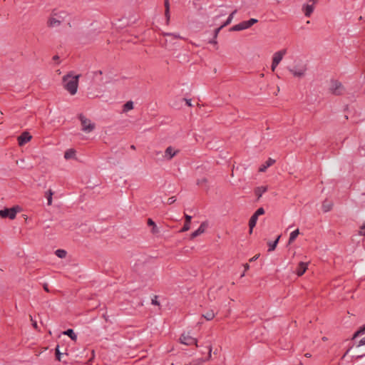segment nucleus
Returning <instances> with one entry per match:
<instances>
[{"label":"nucleus","mask_w":365,"mask_h":365,"mask_svg":"<svg viewBox=\"0 0 365 365\" xmlns=\"http://www.w3.org/2000/svg\"><path fill=\"white\" fill-rule=\"evenodd\" d=\"M308 62L301 58H297L287 65V69L290 75L297 79H302L307 76L308 72Z\"/></svg>","instance_id":"f257e3e1"},{"label":"nucleus","mask_w":365,"mask_h":365,"mask_svg":"<svg viewBox=\"0 0 365 365\" xmlns=\"http://www.w3.org/2000/svg\"><path fill=\"white\" fill-rule=\"evenodd\" d=\"M79 76V75L67 74L63 77L64 88L71 95H74L77 92Z\"/></svg>","instance_id":"f03ea898"},{"label":"nucleus","mask_w":365,"mask_h":365,"mask_svg":"<svg viewBox=\"0 0 365 365\" xmlns=\"http://www.w3.org/2000/svg\"><path fill=\"white\" fill-rule=\"evenodd\" d=\"M78 118L81 121L82 130L86 133H91L95 129V123H92L91 120L84 116L83 114L78 115Z\"/></svg>","instance_id":"7ed1b4c3"},{"label":"nucleus","mask_w":365,"mask_h":365,"mask_svg":"<svg viewBox=\"0 0 365 365\" xmlns=\"http://www.w3.org/2000/svg\"><path fill=\"white\" fill-rule=\"evenodd\" d=\"M257 21H258L256 19H250L249 21H242L237 25H235L230 29V31H238L247 29L256 24Z\"/></svg>","instance_id":"20e7f679"},{"label":"nucleus","mask_w":365,"mask_h":365,"mask_svg":"<svg viewBox=\"0 0 365 365\" xmlns=\"http://www.w3.org/2000/svg\"><path fill=\"white\" fill-rule=\"evenodd\" d=\"M19 207L6 208L0 210V217L3 218L8 217L11 220H14L16 217V213L19 212Z\"/></svg>","instance_id":"39448f33"},{"label":"nucleus","mask_w":365,"mask_h":365,"mask_svg":"<svg viewBox=\"0 0 365 365\" xmlns=\"http://www.w3.org/2000/svg\"><path fill=\"white\" fill-rule=\"evenodd\" d=\"M329 90L333 94L340 95L344 92V88L341 82L332 81L329 86Z\"/></svg>","instance_id":"423d86ee"},{"label":"nucleus","mask_w":365,"mask_h":365,"mask_svg":"<svg viewBox=\"0 0 365 365\" xmlns=\"http://www.w3.org/2000/svg\"><path fill=\"white\" fill-rule=\"evenodd\" d=\"M317 2V0H308V2L303 6V11L306 16L309 17L311 16Z\"/></svg>","instance_id":"0eeeda50"},{"label":"nucleus","mask_w":365,"mask_h":365,"mask_svg":"<svg viewBox=\"0 0 365 365\" xmlns=\"http://www.w3.org/2000/svg\"><path fill=\"white\" fill-rule=\"evenodd\" d=\"M180 342L181 344H185V345H191L192 344H197V339L195 338L192 337L190 336L189 334H183L181 335L180 338Z\"/></svg>","instance_id":"6e6552de"},{"label":"nucleus","mask_w":365,"mask_h":365,"mask_svg":"<svg viewBox=\"0 0 365 365\" xmlns=\"http://www.w3.org/2000/svg\"><path fill=\"white\" fill-rule=\"evenodd\" d=\"M179 150L169 146L165 150L163 158L166 160H170L174 156L178 153Z\"/></svg>","instance_id":"1a4fd4ad"},{"label":"nucleus","mask_w":365,"mask_h":365,"mask_svg":"<svg viewBox=\"0 0 365 365\" xmlns=\"http://www.w3.org/2000/svg\"><path fill=\"white\" fill-rule=\"evenodd\" d=\"M287 53V49L284 48L275 52L272 56V62L279 64Z\"/></svg>","instance_id":"9d476101"},{"label":"nucleus","mask_w":365,"mask_h":365,"mask_svg":"<svg viewBox=\"0 0 365 365\" xmlns=\"http://www.w3.org/2000/svg\"><path fill=\"white\" fill-rule=\"evenodd\" d=\"M207 227V222H203L200 225L199 228L191 234L190 238L194 239V238L197 237V236L202 235V233L205 232Z\"/></svg>","instance_id":"9b49d317"},{"label":"nucleus","mask_w":365,"mask_h":365,"mask_svg":"<svg viewBox=\"0 0 365 365\" xmlns=\"http://www.w3.org/2000/svg\"><path fill=\"white\" fill-rule=\"evenodd\" d=\"M31 139V135L28 132H24L18 137V142L20 146L24 145Z\"/></svg>","instance_id":"f8f14e48"},{"label":"nucleus","mask_w":365,"mask_h":365,"mask_svg":"<svg viewBox=\"0 0 365 365\" xmlns=\"http://www.w3.org/2000/svg\"><path fill=\"white\" fill-rule=\"evenodd\" d=\"M61 23V19L56 14L52 16L48 20V24L51 27H56Z\"/></svg>","instance_id":"ddd939ff"},{"label":"nucleus","mask_w":365,"mask_h":365,"mask_svg":"<svg viewBox=\"0 0 365 365\" xmlns=\"http://www.w3.org/2000/svg\"><path fill=\"white\" fill-rule=\"evenodd\" d=\"M267 186H259L257 187L255 189V194L257 196V200H259V198L262 196V195L267 192Z\"/></svg>","instance_id":"4468645a"},{"label":"nucleus","mask_w":365,"mask_h":365,"mask_svg":"<svg viewBox=\"0 0 365 365\" xmlns=\"http://www.w3.org/2000/svg\"><path fill=\"white\" fill-rule=\"evenodd\" d=\"M307 267H308V263H304V262H300L297 267V274L298 276H302L304 274V273L306 272V270L307 269Z\"/></svg>","instance_id":"2eb2a0df"},{"label":"nucleus","mask_w":365,"mask_h":365,"mask_svg":"<svg viewBox=\"0 0 365 365\" xmlns=\"http://www.w3.org/2000/svg\"><path fill=\"white\" fill-rule=\"evenodd\" d=\"M257 219L258 217L255 214H253L252 216L250 217L249 221L250 234L252 233V230L257 224Z\"/></svg>","instance_id":"dca6fc26"},{"label":"nucleus","mask_w":365,"mask_h":365,"mask_svg":"<svg viewBox=\"0 0 365 365\" xmlns=\"http://www.w3.org/2000/svg\"><path fill=\"white\" fill-rule=\"evenodd\" d=\"M185 222L183 227L180 230V232H186V231L189 230L190 228V225L192 217L190 215L185 214Z\"/></svg>","instance_id":"f3484780"},{"label":"nucleus","mask_w":365,"mask_h":365,"mask_svg":"<svg viewBox=\"0 0 365 365\" xmlns=\"http://www.w3.org/2000/svg\"><path fill=\"white\" fill-rule=\"evenodd\" d=\"M333 207V202L330 200H324L322 203V210L324 212H327L329 211H330L331 210Z\"/></svg>","instance_id":"a211bd4d"},{"label":"nucleus","mask_w":365,"mask_h":365,"mask_svg":"<svg viewBox=\"0 0 365 365\" xmlns=\"http://www.w3.org/2000/svg\"><path fill=\"white\" fill-rule=\"evenodd\" d=\"M76 158V150L74 149H68L64 153L66 160L74 159Z\"/></svg>","instance_id":"6ab92c4d"},{"label":"nucleus","mask_w":365,"mask_h":365,"mask_svg":"<svg viewBox=\"0 0 365 365\" xmlns=\"http://www.w3.org/2000/svg\"><path fill=\"white\" fill-rule=\"evenodd\" d=\"M274 162L275 160L274 159L269 158L267 161L259 168V171L264 172L269 167L272 165L274 163Z\"/></svg>","instance_id":"aec40b11"},{"label":"nucleus","mask_w":365,"mask_h":365,"mask_svg":"<svg viewBox=\"0 0 365 365\" xmlns=\"http://www.w3.org/2000/svg\"><path fill=\"white\" fill-rule=\"evenodd\" d=\"M299 234L300 232L299 229H297L294 231L292 232L289 235L288 244L291 245L292 243H293Z\"/></svg>","instance_id":"412c9836"},{"label":"nucleus","mask_w":365,"mask_h":365,"mask_svg":"<svg viewBox=\"0 0 365 365\" xmlns=\"http://www.w3.org/2000/svg\"><path fill=\"white\" fill-rule=\"evenodd\" d=\"M133 108V101H129L128 102H126L123 106V110H122V112L123 113H126L130 110H132Z\"/></svg>","instance_id":"4be33fe9"},{"label":"nucleus","mask_w":365,"mask_h":365,"mask_svg":"<svg viewBox=\"0 0 365 365\" xmlns=\"http://www.w3.org/2000/svg\"><path fill=\"white\" fill-rule=\"evenodd\" d=\"M280 237H281V236H280V235H279V236L277 237V239L275 240V241H274V242H268V243H267V244H268V246H269V250H268V251H269V252H272V251L274 250V249L276 248V247H277V244H278V242H279V239H280Z\"/></svg>","instance_id":"5701e85b"},{"label":"nucleus","mask_w":365,"mask_h":365,"mask_svg":"<svg viewBox=\"0 0 365 365\" xmlns=\"http://www.w3.org/2000/svg\"><path fill=\"white\" fill-rule=\"evenodd\" d=\"M63 334L68 336L73 341H76L77 339V335L71 329H68L66 331H63Z\"/></svg>","instance_id":"b1692460"},{"label":"nucleus","mask_w":365,"mask_h":365,"mask_svg":"<svg viewBox=\"0 0 365 365\" xmlns=\"http://www.w3.org/2000/svg\"><path fill=\"white\" fill-rule=\"evenodd\" d=\"M53 195V192L51 190H48L46 192V197L47 198V204L48 205H51L52 204V196Z\"/></svg>","instance_id":"393cba45"},{"label":"nucleus","mask_w":365,"mask_h":365,"mask_svg":"<svg viewBox=\"0 0 365 365\" xmlns=\"http://www.w3.org/2000/svg\"><path fill=\"white\" fill-rule=\"evenodd\" d=\"M202 316L205 319H206L207 320L209 321V320L212 319L215 317V314L213 312V310H210V311L207 312L205 314H204Z\"/></svg>","instance_id":"a878e982"},{"label":"nucleus","mask_w":365,"mask_h":365,"mask_svg":"<svg viewBox=\"0 0 365 365\" xmlns=\"http://www.w3.org/2000/svg\"><path fill=\"white\" fill-rule=\"evenodd\" d=\"M236 13H237V10L233 11L230 14V16H228V18H227V21L225 22V24H222V26H226L229 25V24L232 22V19H233V17H234V15H235Z\"/></svg>","instance_id":"bb28decb"},{"label":"nucleus","mask_w":365,"mask_h":365,"mask_svg":"<svg viewBox=\"0 0 365 365\" xmlns=\"http://www.w3.org/2000/svg\"><path fill=\"white\" fill-rule=\"evenodd\" d=\"M55 254L57 257L62 259L66 257L67 252L64 250L59 249L56 250Z\"/></svg>","instance_id":"cd10ccee"},{"label":"nucleus","mask_w":365,"mask_h":365,"mask_svg":"<svg viewBox=\"0 0 365 365\" xmlns=\"http://www.w3.org/2000/svg\"><path fill=\"white\" fill-rule=\"evenodd\" d=\"M254 214L259 217V215L264 214V210L262 207H260L257 209V210Z\"/></svg>","instance_id":"c85d7f7f"},{"label":"nucleus","mask_w":365,"mask_h":365,"mask_svg":"<svg viewBox=\"0 0 365 365\" xmlns=\"http://www.w3.org/2000/svg\"><path fill=\"white\" fill-rule=\"evenodd\" d=\"M359 233L360 235H365V222L360 227Z\"/></svg>","instance_id":"c756f323"},{"label":"nucleus","mask_w":365,"mask_h":365,"mask_svg":"<svg viewBox=\"0 0 365 365\" xmlns=\"http://www.w3.org/2000/svg\"><path fill=\"white\" fill-rule=\"evenodd\" d=\"M165 18H166V23L167 24H169V21H170V11H165Z\"/></svg>","instance_id":"7c9ffc66"},{"label":"nucleus","mask_w":365,"mask_h":365,"mask_svg":"<svg viewBox=\"0 0 365 365\" xmlns=\"http://www.w3.org/2000/svg\"><path fill=\"white\" fill-rule=\"evenodd\" d=\"M165 36H166L168 37H170V38H180L179 36H177L175 34H165Z\"/></svg>","instance_id":"2f4dec72"},{"label":"nucleus","mask_w":365,"mask_h":365,"mask_svg":"<svg viewBox=\"0 0 365 365\" xmlns=\"http://www.w3.org/2000/svg\"><path fill=\"white\" fill-rule=\"evenodd\" d=\"M212 357V346H208V356L206 360H210Z\"/></svg>","instance_id":"473e14b6"},{"label":"nucleus","mask_w":365,"mask_h":365,"mask_svg":"<svg viewBox=\"0 0 365 365\" xmlns=\"http://www.w3.org/2000/svg\"><path fill=\"white\" fill-rule=\"evenodd\" d=\"M151 232H152V233H153V234H157V233H158L159 230H158V227L156 226V225H153V228H152V231H151Z\"/></svg>","instance_id":"72a5a7b5"},{"label":"nucleus","mask_w":365,"mask_h":365,"mask_svg":"<svg viewBox=\"0 0 365 365\" xmlns=\"http://www.w3.org/2000/svg\"><path fill=\"white\" fill-rule=\"evenodd\" d=\"M175 202V198L174 197H169V198L168 199V202H167V203H168V205H171V204H173V202Z\"/></svg>","instance_id":"f704fd0d"},{"label":"nucleus","mask_w":365,"mask_h":365,"mask_svg":"<svg viewBox=\"0 0 365 365\" xmlns=\"http://www.w3.org/2000/svg\"><path fill=\"white\" fill-rule=\"evenodd\" d=\"M165 8L166 11H170V4L168 0H165Z\"/></svg>","instance_id":"c9c22d12"},{"label":"nucleus","mask_w":365,"mask_h":365,"mask_svg":"<svg viewBox=\"0 0 365 365\" xmlns=\"http://www.w3.org/2000/svg\"><path fill=\"white\" fill-rule=\"evenodd\" d=\"M223 27H224V26H222V25L220 27H219L218 29H215V34H214L215 38H216V37L217 36V35H218V34H219L220 31Z\"/></svg>","instance_id":"e433bc0d"},{"label":"nucleus","mask_w":365,"mask_h":365,"mask_svg":"<svg viewBox=\"0 0 365 365\" xmlns=\"http://www.w3.org/2000/svg\"><path fill=\"white\" fill-rule=\"evenodd\" d=\"M148 225L149 226H152L153 227V225H155V223L153 222V220L152 219H148Z\"/></svg>","instance_id":"4c0bfd02"},{"label":"nucleus","mask_w":365,"mask_h":365,"mask_svg":"<svg viewBox=\"0 0 365 365\" xmlns=\"http://www.w3.org/2000/svg\"><path fill=\"white\" fill-rule=\"evenodd\" d=\"M279 64H274V62L272 61V65H271V69L272 71H274L277 66H278Z\"/></svg>","instance_id":"58836bf2"},{"label":"nucleus","mask_w":365,"mask_h":365,"mask_svg":"<svg viewBox=\"0 0 365 365\" xmlns=\"http://www.w3.org/2000/svg\"><path fill=\"white\" fill-rule=\"evenodd\" d=\"M259 257V254H257L256 255H255L253 257H252L250 259V262H253V261H255L257 260Z\"/></svg>","instance_id":"ea45409f"},{"label":"nucleus","mask_w":365,"mask_h":365,"mask_svg":"<svg viewBox=\"0 0 365 365\" xmlns=\"http://www.w3.org/2000/svg\"><path fill=\"white\" fill-rule=\"evenodd\" d=\"M365 345V337L361 339L359 341V346Z\"/></svg>","instance_id":"a19ab883"},{"label":"nucleus","mask_w":365,"mask_h":365,"mask_svg":"<svg viewBox=\"0 0 365 365\" xmlns=\"http://www.w3.org/2000/svg\"><path fill=\"white\" fill-rule=\"evenodd\" d=\"M360 334H361V331L359 330L357 331L353 336V339H355L358 336H359Z\"/></svg>","instance_id":"79ce46f5"},{"label":"nucleus","mask_w":365,"mask_h":365,"mask_svg":"<svg viewBox=\"0 0 365 365\" xmlns=\"http://www.w3.org/2000/svg\"><path fill=\"white\" fill-rule=\"evenodd\" d=\"M185 101H186V104L188 106H192V103H191V101L190 100H187V99H185Z\"/></svg>","instance_id":"37998d69"},{"label":"nucleus","mask_w":365,"mask_h":365,"mask_svg":"<svg viewBox=\"0 0 365 365\" xmlns=\"http://www.w3.org/2000/svg\"><path fill=\"white\" fill-rule=\"evenodd\" d=\"M244 267H245V271H247L250 269V265L248 264H245L244 265Z\"/></svg>","instance_id":"c03bdc74"},{"label":"nucleus","mask_w":365,"mask_h":365,"mask_svg":"<svg viewBox=\"0 0 365 365\" xmlns=\"http://www.w3.org/2000/svg\"><path fill=\"white\" fill-rule=\"evenodd\" d=\"M359 331H361V334H364L365 332V326L361 327Z\"/></svg>","instance_id":"a18cd8bd"},{"label":"nucleus","mask_w":365,"mask_h":365,"mask_svg":"<svg viewBox=\"0 0 365 365\" xmlns=\"http://www.w3.org/2000/svg\"><path fill=\"white\" fill-rule=\"evenodd\" d=\"M33 324V327H34V328H36V329L37 328V322H36V321L33 322V324Z\"/></svg>","instance_id":"49530a36"},{"label":"nucleus","mask_w":365,"mask_h":365,"mask_svg":"<svg viewBox=\"0 0 365 365\" xmlns=\"http://www.w3.org/2000/svg\"><path fill=\"white\" fill-rule=\"evenodd\" d=\"M58 58H59V57H58V56H54L53 57V59L54 61H56V60H58Z\"/></svg>","instance_id":"de8ad7c7"},{"label":"nucleus","mask_w":365,"mask_h":365,"mask_svg":"<svg viewBox=\"0 0 365 365\" xmlns=\"http://www.w3.org/2000/svg\"><path fill=\"white\" fill-rule=\"evenodd\" d=\"M210 43H215V44L217 43L216 41H215V40L211 41Z\"/></svg>","instance_id":"09e8293b"},{"label":"nucleus","mask_w":365,"mask_h":365,"mask_svg":"<svg viewBox=\"0 0 365 365\" xmlns=\"http://www.w3.org/2000/svg\"><path fill=\"white\" fill-rule=\"evenodd\" d=\"M44 289H45L46 291L48 292V288H47V286H46V285H45V286H44Z\"/></svg>","instance_id":"8fccbe9b"},{"label":"nucleus","mask_w":365,"mask_h":365,"mask_svg":"<svg viewBox=\"0 0 365 365\" xmlns=\"http://www.w3.org/2000/svg\"><path fill=\"white\" fill-rule=\"evenodd\" d=\"M131 148H132V149H135V146H134V145H132V146H131Z\"/></svg>","instance_id":"3c124183"},{"label":"nucleus","mask_w":365,"mask_h":365,"mask_svg":"<svg viewBox=\"0 0 365 365\" xmlns=\"http://www.w3.org/2000/svg\"><path fill=\"white\" fill-rule=\"evenodd\" d=\"M245 276V272L242 273V274L241 275V277H244Z\"/></svg>","instance_id":"603ef678"}]
</instances>
